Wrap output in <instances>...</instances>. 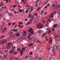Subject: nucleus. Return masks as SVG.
Segmentation results:
<instances>
[{"instance_id": "obj_1", "label": "nucleus", "mask_w": 60, "mask_h": 60, "mask_svg": "<svg viewBox=\"0 0 60 60\" xmlns=\"http://www.w3.org/2000/svg\"><path fill=\"white\" fill-rule=\"evenodd\" d=\"M29 32L30 33V34L34 35V30L32 28H31L29 29Z\"/></svg>"}, {"instance_id": "obj_2", "label": "nucleus", "mask_w": 60, "mask_h": 60, "mask_svg": "<svg viewBox=\"0 0 60 60\" xmlns=\"http://www.w3.org/2000/svg\"><path fill=\"white\" fill-rule=\"evenodd\" d=\"M7 45L8 46L6 47L7 49H11V47L10 45H11V43H8L7 44Z\"/></svg>"}, {"instance_id": "obj_3", "label": "nucleus", "mask_w": 60, "mask_h": 60, "mask_svg": "<svg viewBox=\"0 0 60 60\" xmlns=\"http://www.w3.org/2000/svg\"><path fill=\"white\" fill-rule=\"evenodd\" d=\"M37 27L38 28L41 29L43 27V26H42V24L39 23L37 25Z\"/></svg>"}, {"instance_id": "obj_4", "label": "nucleus", "mask_w": 60, "mask_h": 60, "mask_svg": "<svg viewBox=\"0 0 60 60\" xmlns=\"http://www.w3.org/2000/svg\"><path fill=\"white\" fill-rule=\"evenodd\" d=\"M43 24L44 26H48V25H49V23L48 21H46L44 22Z\"/></svg>"}, {"instance_id": "obj_5", "label": "nucleus", "mask_w": 60, "mask_h": 60, "mask_svg": "<svg viewBox=\"0 0 60 60\" xmlns=\"http://www.w3.org/2000/svg\"><path fill=\"white\" fill-rule=\"evenodd\" d=\"M33 18H31L30 19V22H28V23H27L26 24V25H28V24H31V23H32V22L33 21Z\"/></svg>"}, {"instance_id": "obj_6", "label": "nucleus", "mask_w": 60, "mask_h": 60, "mask_svg": "<svg viewBox=\"0 0 60 60\" xmlns=\"http://www.w3.org/2000/svg\"><path fill=\"white\" fill-rule=\"evenodd\" d=\"M0 57L2 58L6 57H5V54L3 53L0 54Z\"/></svg>"}, {"instance_id": "obj_7", "label": "nucleus", "mask_w": 60, "mask_h": 60, "mask_svg": "<svg viewBox=\"0 0 60 60\" xmlns=\"http://www.w3.org/2000/svg\"><path fill=\"white\" fill-rule=\"evenodd\" d=\"M39 34V35L40 36L42 34V31L41 30H38L37 32Z\"/></svg>"}, {"instance_id": "obj_8", "label": "nucleus", "mask_w": 60, "mask_h": 60, "mask_svg": "<svg viewBox=\"0 0 60 60\" xmlns=\"http://www.w3.org/2000/svg\"><path fill=\"white\" fill-rule=\"evenodd\" d=\"M35 41V38L34 37H32L30 40V41H32V42L33 43Z\"/></svg>"}, {"instance_id": "obj_9", "label": "nucleus", "mask_w": 60, "mask_h": 60, "mask_svg": "<svg viewBox=\"0 0 60 60\" xmlns=\"http://www.w3.org/2000/svg\"><path fill=\"white\" fill-rule=\"evenodd\" d=\"M55 39L56 41H60V38L58 37V35H56L55 36Z\"/></svg>"}, {"instance_id": "obj_10", "label": "nucleus", "mask_w": 60, "mask_h": 60, "mask_svg": "<svg viewBox=\"0 0 60 60\" xmlns=\"http://www.w3.org/2000/svg\"><path fill=\"white\" fill-rule=\"evenodd\" d=\"M22 40L21 39V38L19 37L18 38L17 41H18V42H21Z\"/></svg>"}, {"instance_id": "obj_11", "label": "nucleus", "mask_w": 60, "mask_h": 60, "mask_svg": "<svg viewBox=\"0 0 60 60\" xmlns=\"http://www.w3.org/2000/svg\"><path fill=\"white\" fill-rule=\"evenodd\" d=\"M20 38H21L22 40H24V39H26V36H24L23 35H22L20 37Z\"/></svg>"}, {"instance_id": "obj_12", "label": "nucleus", "mask_w": 60, "mask_h": 60, "mask_svg": "<svg viewBox=\"0 0 60 60\" xmlns=\"http://www.w3.org/2000/svg\"><path fill=\"white\" fill-rule=\"evenodd\" d=\"M54 48L56 50H57L58 49V46L56 45H55L54 46Z\"/></svg>"}, {"instance_id": "obj_13", "label": "nucleus", "mask_w": 60, "mask_h": 60, "mask_svg": "<svg viewBox=\"0 0 60 60\" xmlns=\"http://www.w3.org/2000/svg\"><path fill=\"white\" fill-rule=\"evenodd\" d=\"M36 2V4H38V5L40 4H41V0H37Z\"/></svg>"}, {"instance_id": "obj_14", "label": "nucleus", "mask_w": 60, "mask_h": 60, "mask_svg": "<svg viewBox=\"0 0 60 60\" xmlns=\"http://www.w3.org/2000/svg\"><path fill=\"white\" fill-rule=\"evenodd\" d=\"M10 34H11L10 35V36H13V35H14V33H12V32L11 31L10 32Z\"/></svg>"}, {"instance_id": "obj_15", "label": "nucleus", "mask_w": 60, "mask_h": 60, "mask_svg": "<svg viewBox=\"0 0 60 60\" xmlns=\"http://www.w3.org/2000/svg\"><path fill=\"white\" fill-rule=\"evenodd\" d=\"M60 7V5H57L55 7V8L57 9H58Z\"/></svg>"}, {"instance_id": "obj_16", "label": "nucleus", "mask_w": 60, "mask_h": 60, "mask_svg": "<svg viewBox=\"0 0 60 60\" xmlns=\"http://www.w3.org/2000/svg\"><path fill=\"white\" fill-rule=\"evenodd\" d=\"M26 32H24L22 34V35H24V36H26Z\"/></svg>"}, {"instance_id": "obj_17", "label": "nucleus", "mask_w": 60, "mask_h": 60, "mask_svg": "<svg viewBox=\"0 0 60 60\" xmlns=\"http://www.w3.org/2000/svg\"><path fill=\"white\" fill-rule=\"evenodd\" d=\"M44 2L45 3L44 5H45L46 4H47L48 2V0H45Z\"/></svg>"}, {"instance_id": "obj_18", "label": "nucleus", "mask_w": 60, "mask_h": 60, "mask_svg": "<svg viewBox=\"0 0 60 60\" xmlns=\"http://www.w3.org/2000/svg\"><path fill=\"white\" fill-rule=\"evenodd\" d=\"M53 26V27H55V28H56V27H57V24H55Z\"/></svg>"}, {"instance_id": "obj_19", "label": "nucleus", "mask_w": 60, "mask_h": 60, "mask_svg": "<svg viewBox=\"0 0 60 60\" xmlns=\"http://www.w3.org/2000/svg\"><path fill=\"white\" fill-rule=\"evenodd\" d=\"M16 36H17V37H19V36L20 35V34H19V33H16Z\"/></svg>"}, {"instance_id": "obj_20", "label": "nucleus", "mask_w": 60, "mask_h": 60, "mask_svg": "<svg viewBox=\"0 0 60 60\" xmlns=\"http://www.w3.org/2000/svg\"><path fill=\"white\" fill-rule=\"evenodd\" d=\"M28 49V47H26L25 48H24V52H26L27 51V50Z\"/></svg>"}, {"instance_id": "obj_21", "label": "nucleus", "mask_w": 60, "mask_h": 60, "mask_svg": "<svg viewBox=\"0 0 60 60\" xmlns=\"http://www.w3.org/2000/svg\"><path fill=\"white\" fill-rule=\"evenodd\" d=\"M49 42L50 44H51V43H52V39H51V38H50Z\"/></svg>"}, {"instance_id": "obj_22", "label": "nucleus", "mask_w": 60, "mask_h": 60, "mask_svg": "<svg viewBox=\"0 0 60 60\" xmlns=\"http://www.w3.org/2000/svg\"><path fill=\"white\" fill-rule=\"evenodd\" d=\"M33 44L32 43H31L29 44L28 46V47H31V46H33Z\"/></svg>"}, {"instance_id": "obj_23", "label": "nucleus", "mask_w": 60, "mask_h": 60, "mask_svg": "<svg viewBox=\"0 0 60 60\" xmlns=\"http://www.w3.org/2000/svg\"><path fill=\"white\" fill-rule=\"evenodd\" d=\"M6 41V40H3V43H5Z\"/></svg>"}, {"instance_id": "obj_24", "label": "nucleus", "mask_w": 60, "mask_h": 60, "mask_svg": "<svg viewBox=\"0 0 60 60\" xmlns=\"http://www.w3.org/2000/svg\"><path fill=\"white\" fill-rule=\"evenodd\" d=\"M14 50H11L10 52V53H14Z\"/></svg>"}, {"instance_id": "obj_25", "label": "nucleus", "mask_w": 60, "mask_h": 60, "mask_svg": "<svg viewBox=\"0 0 60 60\" xmlns=\"http://www.w3.org/2000/svg\"><path fill=\"white\" fill-rule=\"evenodd\" d=\"M17 51H20V50H21V48H20V47L18 48L17 49Z\"/></svg>"}, {"instance_id": "obj_26", "label": "nucleus", "mask_w": 60, "mask_h": 60, "mask_svg": "<svg viewBox=\"0 0 60 60\" xmlns=\"http://www.w3.org/2000/svg\"><path fill=\"white\" fill-rule=\"evenodd\" d=\"M24 10L23 9H20V10L19 12H22V11H24Z\"/></svg>"}, {"instance_id": "obj_27", "label": "nucleus", "mask_w": 60, "mask_h": 60, "mask_svg": "<svg viewBox=\"0 0 60 60\" xmlns=\"http://www.w3.org/2000/svg\"><path fill=\"white\" fill-rule=\"evenodd\" d=\"M23 51H22V50L20 51V52L21 53L20 56H21V55H22V54H23Z\"/></svg>"}, {"instance_id": "obj_28", "label": "nucleus", "mask_w": 60, "mask_h": 60, "mask_svg": "<svg viewBox=\"0 0 60 60\" xmlns=\"http://www.w3.org/2000/svg\"><path fill=\"white\" fill-rule=\"evenodd\" d=\"M3 40H2L0 41V44H3Z\"/></svg>"}, {"instance_id": "obj_29", "label": "nucleus", "mask_w": 60, "mask_h": 60, "mask_svg": "<svg viewBox=\"0 0 60 60\" xmlns=\"http://www.w3.org/2000/svg\"><path fill=\"white\" fill-rule=\"evenodd\" d=\"M4 24H2L1 25V26H0V28H1L2 27H3V26H4Z\"/></svg>"}, {"instance_id": "obj_30", "label": "nucleus", "mask_w": 60, "mask_h": 60, "mask_svg": "<svg viewBox=\"0 0 60 60\" xmlns=\"http://www.w3.org/2000/svg\"><path fill=\"white\" fill-rule=\"evenodd\" d=\"M47 49H48V50H49L50 49H51V47H50V46H48L47 48Z\"/></svg>"}, {"instance_id": "obj_31", "label": "nucleus", "mask_w": 60, "mask_h": 60, "mask_svg": "<svg viewBox=\"0 0 60 60\" xmlns=\"http://www.w3.org/2000/svg\"><path fill=\"white\" fill-rule=\"evenodd\" d=\"M14 56H12L11 55L10 56V58L11 59H13V58H14Z\"/></svg>"}, {"instance_id": "obj_32", "label": "nucleus", "mask_w": 60, "mask_h": 60, "mask_svg": "<svg viewBox=\"0 0 60 60\" xmlns=\"http://www.w3.org/2000/svg\"><path fill=\"white\" fill-rule=\"evenodd\" d=\"M37 48L38 49H40L41 48V45L38 46L37 47Z\"/></svg>"}, {"instance_id": "obj_33", "label": "nucleus", "mask_w": 60, "mask_h": 60, "mask_svg": "<svg viewBox=\"0 0 60 60\" xmlns=\"http://www.w3.org/2000/svg\"><path fill=\"white\" fill-rule=\"evenodd\" d=\"M8 14L9 15V16H12V14H8Z\"/></svg>"}, {"instance_id": "obj_34", "label": "nucleus", "mask_w": 60, "mask_h": 60, "mask_svg": "<svg viewBox=\"0 0 60 60\" xmlns=\"http://www.w3.org/2000/svg\"><path fill=\"white\" fill-rule=\"evenodd\" d=\"M41 8V7H39L38 8L37 11H39V9H40Z\"/></svg>"}, {"instance_id": "obj_35", "label": "nucleus", "mask_w": 60, "mask_h": 60, "mask_svg": "<svg viewBox=\"0 0 60 60\" xmlns=\"http://www.w3.org/2000/svg\"><path fill=\"white\" fill-rule=\"evenodd\" d=\"M32 8H33V9H34V7H30L29 8V9H32Z\"/></svg>"}, {"instance_id": "obj_36", "label": "nucleus", "mask_w": 60, "mask_h": 60, "mask_svg": "<svg viewBox=\"0 0 60 60\" xmlns=\"http://www.w3.org/2000/svg\"><path fill=\"white\" fill-rule=\"evenodd\" d=\"M54 30H55V28H54L53 27H52V31H54Z\"/></svg>"}, {"instance_id": "obj_37", "label": "nucleus", "mask_w": 60, "mask_h": 60, "mask_svg": "<svg viewBox=\"0 0 60 60\" xmlns=\"http://www.w3.org/2000/svg\"><path fill=\"white\" fill-rule=\"evenodd\" d=\"M52 51L53 52V53H55V50L54 49H52Z\"/></svg>"}, {"instance_id": "obj_38", "label": "nucleus", "mask_w": 60, "mask_h": 60, "mask_svg": "<svg viewBox=\"0 0 60 60\" xmlns=\"http://www.w3.org/2000/svg\"><path fill=\"white\" fill-rule=\"evenodd\" d=\"M16 48V47L15 46H13L12 47V48L13 49H15V48Z\"/></svg>"}, {"instance_id": "obj_39", "label": "nucleus", "mask_w": 60, "mask_h": 60, "mask_svg": "<svg viewBox=\"0 0 60 60\" xmlns=\"http://www.w3.org/2000/svg\"><path fill=\"white\" fill-rule=\"evenodd\" d=\"M28 4L27 3H26L25 4V6H27V5H28Z\"/></svg>"}, {"instance_id": "obj_40", "label": "nucleus", "mask_w": 60, "mask_h": 60, "mask_svg": "<svg viewBox=\"0 0 60 60\" xmlns=\"http://www.w3.org/2000/svg\"><path fill=\"white\" fill-rule=\"evenodd\" d=\"M28 58H30V57H32V56L31 55H29L28 56Z\"/></svg>"}, {"instance_id": "obj_41", "label": "nucleus", "mask_w": 60, "mask_h": 60, "mask_svg": "<svg viewBox=\"0 0 60 60\" xmlns=\"http://www.w3.org/2000/svg\"><path fill=\"white\" fill-rule=\"evenodd\" d=\"M51 30H50L48 31V34H49V33H50L51 32Z\"/></svg>"}, {"instance_id": "obj_42", "label": "nucleus", "mask_w": 60, "mask_h": 60, "mask_svg": "<svg viewBox=\"0 0 60 60\" xmlns=\"http://www.w3.org/2000/svg\"><path fill=\"white\" fill-rule=\"evenodd\" d=\"M16 24V22H13L12 23V25H15Z\"/></svg>"}, {"instance_id": "obj_43", "label": "nucleus", "mask_w": 60, "mask_h": 60, "mask_svg": "<svg viewBox=\"0 0 60 60\" xmlns=\"http://www.w3.org/2000/svg\"><path fill=\"white\" fill-rule=\"evenodd\" d=\"M17 53H18L17 52H15L14 53V55H16V54H17Z\"/></svg>"}, {"instance_id": "obj_44", "label": "nucleus", "mask_w": 60, "mask_h": 60, "mask_svg": "<svg viewBox=\"0 0 60 60\" xmlns=\"http://www.w3.org/2000/svg\"><path fill=\"white\" fill-rule=\"evenodd\" d=\"M34 15L35 16H38V14L37 13H35L34 14Z\"/></svg>"}, {"instance_id": "obj_45", "label": "nucleus", "mask_w": 60, "mask_h": 60, "mask_svg": "<svg viewBox=\"0 0 60 60\" xmlns=\"http://www.w3.org/2000/svg\"><path fill=\"white\" fill-rule=\"evenodd\" d=\"M17 6L16 5H15L14 6V8H15V7H16Z\"/></svg>"}, {"instance_id": "obj_46", "label": "nucleus", "mask_w": 60, "mask_h": 60, "mask_svg": "<svg viewBox=\"0 0 60 60\" xmlns=\"http://www.w3.org/2000/svg\"><path fill=\"white\" fill-rule=\"evenodd\" d=\"M56 11H55L53 13L54 14H56Z\"/></svg>"}, {"instance_id": "obj_47", "label": "nucleus", "mask_w": 60, "mask_h": 60, "mask_svg": "<svg viewBox=\"0 0 60 60\" xmlns=\"http://www.w3.org/2000/svg\"><path fill=\"white\" fill-rule=\"evenodd\" d=\"M58 27H60V23H59L58 24Z\"/></svg>"}, {"instance_id": "obj_48", "label": "nucleus", "mask_w": 60, "mask_h": 60, "mask_svg": "<svg viewBox=\"0 0 60 60\" xmlns=\"http://www.w3.org/2000/svg\"><path fill=\"white\" fill-rule=\"evenodd\" d=\"M4 36H2L0 38H4Z\"/></svg>"}, {"instance_id": "obj_49", "label": "nucleus", "mask_w": 60, "mask_h": 60, "mask_svg": "<svg viewBox=\"0 0 60 60\" xmlns=\"http://www.w3.org/2000/svg\"><path fill=\"white\" fill-rule=\"evenodd\" d=\"M0 4H1V5H3V6H4V4H3V2H1L0 3Z\"/></svg>"}, {"instance_id": "obj_50", "label": "nucleus", "mask_w": 60, "mask_h": 60, "mask_svg": "<svg viewBox=\"0 0 60 60\" xmlns=\"http://www.w3.org/2000/svg\"><path fill=\"white\" fill-rule=\"evenodd\" d=\"M8 24L9 26L11 25V22H9L8 23Z\"/></svg>"}, {"instance_id": "obj_51", "label": "nucleus", "mask_w": 60, "mask_h": 60, "mask_svg": "<svg viewBox=\"0 0 60 60\" xmlns=\"http://www.w3.org/2000/svg\"><path fill=\"white\" fill-rule=\"evenodd\" d=\"M28 56H26L25 58V59H27V58H28Z\"/></svg>"}, {"instance_id": "obj_52", "label": "nucleus", "mask_w": 60, "mask_h": 60, "mask_svg": "<svg viewBox=\"0 0 60 60\" xmlns=\"http://www.w3.org/2000/svg\"><path fill=\"white\" fill-rule=\"evenodd\" d=\"M18 31V30H15L14 29V32H16V31Z\"/></svg>"}, {"instance_id": "obj_53", "label": "nucleus", "mask_w": 60, "mask_h": 60, "mask_svg": "<svg viewBox=\"0 0 60 60\" xmlns=\"http://www.w3.org/2000/svg\"><path fill=\"white\" fill-rule=\"evenodd\" d=\"M54 15H52L51 16H50V18H53Z\"/></svg>"}, {"instance_id": "obj_54", "label": "nucleus", "mask_w": 60, "mask_h": 60, "mask_svg": "<svg viewBox=\"0 0 60 60\" xmlns=\"http://www.w3.org/2000/svg\"><path fill=\"white\" fill-rule=\"evenodd\" d=\"M55 4H54L52 6V7H54L55 6Z\"/></svg>"}, {"instance_id": "obj_55", "label": "nucleus", "mask_w": 60, "mask_h": 60, "mask_svg": "<svg viewBox=\"0 0 60 60\" xmlns=\"http://www.w3.org/2000/svg\"><path fill=\"white\" fill-rule=\"evenodd\" d=\"M43 34L42 35V36L43 37V36H45V34Z\"/></svg>"}, {"instance_id": "obj_56", "label": "nucleus", "mask_w": 60, "mask_h": 60, "mask_svg": "<svg viewBox=\"0 0 60 60\" xmlns=\"http://www.w3.org/2000/svg\"><path fill=\"white\" fill-rule=\"evenodd\" d=\"M1 23L2 24H4L5 23V22H2Z\"/></svg>"}, {"instance_id": "obj_57", "label": "nucleus", "mask_w": 60, "mask_h": 60, "mask_svg": "<svg viewBox=\"0 0 60 60\" xmlns=\"http://www.w3.org/2000/svg\"><path fill=\"white\" fill-rule=\"evenodd\" d=\"M44 12V11H43V10H42V12H41V13L42 14V13H43Z\"/></svg>"}, {"instance_id": "obj_58", "label": "nucleus", "mask_w": 60, "mask_h": 60, "mask_svg": "<svg viewBox=\"0 0 60 60\" xmlns=\"http://www.w3.org/2000/svg\"><path fill=\"white\" fill-rule=\"evenodd\" d=\"M37 6H38V5H37V4H36L35 5V7H37Z\"/></svg>"}, {"instance_id": "obj_59", "label": "nucleus", "mask_w": 60, "mask_h": 60, "mask_svg": "<svg viewBox=\"0 0 60 60\" xmlns=\"http://www.w3.org/2000/svg\"><path fill=\"white\" fill-rule=\"evenodd\" d=\"M25 50V48H23L22 49V51H23V50Z\"/></svg>"}, {"instance_id": "obj_60", "label": "nucleus", "mask_w": 60, "mask_h": 60, "mask_svg": "<svg viewBox=\"0 0 60 60\" xmlns=\"http://www.w3.org/2000/svg\"><path fill=\"white\" fill-rule=\"evenodd\" d=\"M8 52V50H6L5 51V52Z\"/></svg>"}, {"instance_id": "obj_61", "label": "nucleus", "mask_w": 60, "mask_h": 60, "mask_svg": "<svg viewBox=\"0 0 60 60\" xmlns=\"http://www.w3.org/2000/svg\"><path fill=\"white\" fill-rule=\"evenodd\" d=\"M48 21H49V22H50V19H47Z\"/></svg>"}, {"instance_id": "obj_62", "label": "nucleus", "mask_w": 60, "mask_h": 60, "mask_svg": "<svg viewBox=\"0 0 60 60\" xmlns=\"http://www.w3.org/2000/svg\"><path fill=\"white\" fill-rule=\"evenodd\" d=\"M33 11V10L32 9L31 10L29 11V12H32V11Z\"/></svg>"}, {"instance_id": "obj_63", "label": "nucleus", "mask_w": 60, "mask_h": 60, "mask_svg": "<svg viewBox=\"0 0 60 60\" xmlns=\"http://www.w3.org/2000/svg\"><path fill=\"white\" fill-rule=\"evenodd\" d=\"M19 60V58H17L15 60Z\"/></svg>"}, {"instance_id": "obj_64", "label": "nucleus", "mask_w": 60, "mask_h": 60, "mask_svg": "<svg viewBox=\"0 0 60 60\" xmlns=\"http://www.w3.org/2000/svg\"><path fill=\"white\" fill-rule=\"evenodd\" d=\"M24 26L23 25H22L21 27H20V28H22V27H23Z\"/></svg>"}]
</instances>
